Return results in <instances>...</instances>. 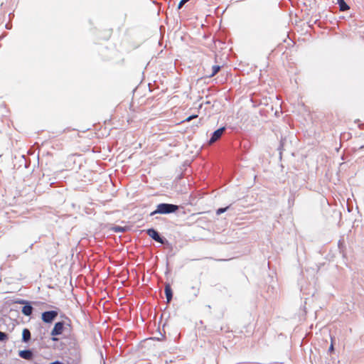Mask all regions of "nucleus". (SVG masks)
Instances as JSON below:
<instances>
[{
  "mask_svg": "<svg viewBox=\"0 0 364 364\" xmlns=\"http://www.w3.org/2000/svg\"><path fill=\"white\" fill-rule=\"evenodd\" d=\"M178 210V206L170 203H160L156 206V209L150 213L151 216L156 214H169L175 213Z\"/></svg>",
  "mask_w": 364,
  "mask_h": 364,
  "instance_id": "obj_1",
  "label": "nucleus"
},
{
  "mask_svg": "<svg viewBox=\"0 0 364 364\" xmlns=\"http://www.w3.org/2000/svg\"><path fill=\"white\" fill-rule=\"evenodd\" d=\"M58 311H48L42 314V320L45 323H51L58 316Z\"/></svg>",
  "mask_w": 364,
  "mask_h": 364,
  "instance_id": "obj_2",
  "label": "nucleus"
},
{
  "mask_svg": "<svg viewBox=\"0 0 364 364\" xmlns=\"http://www.w3.org/2000/svg\"><path fill=\"white\" fill-rule=\"evenodd\" d=\"M225 130V127H221L217 130H215L212 136L208 141L209 144H212L217 141L223 135Z\"/></svg>",
  "mask_w": 364,
  "mask_h": 364,
  "instance_id": "obj_3",
  "label": "nucleus"
},
{
  "mask_svg": "<svg viewBox=\"0 0 364 364\" xmlns=\"http://www.w3.org/2000/svg\"><path fill=\"white\" fill-rule=\"evenodd\" d=\"M64 324L63 321L57 322L51 331V335L53 336H55L62 334L64 328Z\"/></svg>",
  "mask_w": 364,
  "mask_h": 364,
  "instance_id": "obj_4",
  "label": "nucleus"
},
{
  "mask_svg": "<svg viewBox=\"0 0 364 364\" xmlns=\"http://www.w3.org/2000/svg\"><path fill=\"white\" fill-rule=\"evenodd\" d=\"M147 235L156 242L163 243V239L159 235V232L153 228L149 229L146 231Z\"/></svg>",
  "mask_w": 364,
  "mask_h": 364,
  "instance_id": "obj_5",
  "label": "nucleus"
},
{
  "mask_svg": "<svg viewBox=\"0 0 364 364\" xmlns=\"http://www.w3.org/2000/svg\"><path fill=\"white\" fill-rule=\"evenodd\" d=\"M19 356L21 358L30 360L33 358V354L31 350H20L18 353Z\"/></svg>",
  "mask_w": 364,
  "mask_h": 364,
  "instance_id": "obj_6",
  "label": "nucleus"
},
{
  "mask_svg": "<svg viewBox=\"0 0 364 364\" xmlns=\"http://www.w3.org/2000/svg\"><path fill=\"white\" fill-rule=\"evenodd\" d=\"M33 309L32 306L29 303H26V305L23 306L21 311L25 316H28L32 314Z\"/></svg>",
  "mask_w": 364,
  "mask_h": 364,
  "instance_id": "obj_7",
  "label": "nucleus"
},
{
  "mask_svg": "<svg viewBox=\"0 0 364 364\" xmlns=\"http://www.w3.org/2000/svg\"><path fill=\"white\" fill-rule=\"evenodd\" d=\"M165 294H166L167 302H170L173 297V293H172V289L171 288V286L168 284H166V286H165Z\"/></svg>",
  "mask_w": 364,
  "mask_h": 364,
  "instance_id": "obj_8",
  "label": "nucleus"
},
{
  "mask_svg": "<svg viewBox=\"0 0 364 364\" xmlns=\"http://www.w3.org/2000/svg\"><path fill=\"white\" fill-rule=\"evenodd\" d=\"M31 339V332L28 328H24L22 333L23 342L27 343Z\"/></svg>",
  "mask_w": 364,
  "mask_h": 364,
  "instance_id": "obj_9",
  "label": "nucleus"
},
{
  "mask_svg": "<svg viewBox=\"0 0 364 364\" xmlns=\"http://www.w3.org/2000/svg\"><path fill=\"white\" fill-rule=\"evenodd\" d=\"M337 4L339 5L340 10L342 11H347L350 9L344 0H337Z\"/></svg>",
  "mask_w": 364,
  "mask_h": 364,
  "instance_id": "obj_10",
  "label": "nucleus"
},
{
  "mask_svg": "<svg viewBox=\"0 0 364 364\" xmlns=\"http://www.w3.org/2000/svg\"><path fill=\"white\" fill-rule=\"evenodd\" d=\"M220 70V66L213 65L212 67V73L210 74L209 77H213L219 72Z\"/></svg>",
  "mask_w": 364,
  "mask_h": 364,
  "instance_id": "obj_11",
  "label": "nucleus"
},
{
  "mask_svg": "<svg viewBox=\"0 0 364 364\" xmlns=\"http://www.w3.org/2000/svg\"><path fill=\"white\" fill-rule=\"evenodd\" d=\"M9 338L8 334L4 332L0 331V341H6Z\"/></svg>",
  "mask_w": 364,
  "mask_h": 364,
  "instance_id": "obj_12",
  "label": "nucleus"
},
{
  "mask_svg": "<svg viewBox=\"0 0 364 364\" xmlns=\"http://www.w3.org/2000/svg\"><path fill=\"white\" fill-rule=\"evenodd\" d=\"M228 208V207L220 208L218 209L217 211H216L217 215H220L221 213H225L227 210Z\"/></svg>",
  "mask_w": 364,
  "mask_h": 364,
  "instance_id": "obj_13",
  "label": "nucleus"
},
{
  "mask_svg": "<svg viewBox=\"0 0 364 364\" xmlns=\"http://www.w3.org/2000/svg\"><path fill=\"white\" fill-rule=\"evenodd\" d=\"M190 0H181V1L179 2L178 4V9H181L182 8V6L186 4L187 3L188 1H189Z\"/></svg>",
  "mask_w": 364,
  "mask_h": 364,
  "instance_id": "obj_14",
  "label": "nucleus"
},
{
  "mask_svg": "<svg viewBox=\"0 0 364 364\" xmlns=\"http://www.w3.org/2000/svg\"><path fill=\"white\" fill-rule=\"evenodd\" d=\"M196 117H197V115H191V116L187 117L185 121L190 122L191 119H193Z\"/></svg>",
  "mask_w": 364,
  "mask_h": 364,
  "instance_id": "obj_15",
  "label": "nucleus"
},
{
  "mask_svg": "<svg viewBox=\"0 0 364 364\" xmlns=\"http://www.w3.org/2000/svg\"><path fill=\"white\" fill-rule=\"evenodd\" d=\"M115 232H122L124 230L123 228L121 227H116L114 228Z\"/></svg>",
  "mask_w": 364,
  "mask_h": 364,
  "instance_id": "obj_16",
  "label": "nucleus"
},
{
  "mask_svg": "<svg viewBox=\"0 0 364 364\" xmlns=\"http://www.w3.org/2000/svg\"><path fill=\"white\" fill-rule=\"evenodd\" d=\"M18 304H25L26 305V303H28V301H26V300H20L18 301Z\"/></svg>",
  "mask_w": 364,
  "mask_h": 364,
  "instance_id": "obj_17",
  "label": "nucleus"
},
{
  "mask_svg": "<svg viewBox=\"0 0 364 364\" xmlns=\"http://www.w3.org/2000/svg\"><path fill=\"white\" fill-rule=\"evenodd\" d=\"M50 364H63V363L57 360V361L51 363Z\"/></svg>",
  "mask_w": 364,
  "mask_h": 364,
  "instance_id": "obj_18",
  "label": "nucleus"
},
{
  "mask_svg": "<svg viewBox=\"0 0 364 364\" xmlns=\"http://www.w3.org/2000/svg\"><path fill=\"white\" fill-rule=\"evenodd\" d=\"M333 350V346L331 343V346L329 347V351H332Z\"/></svg>",
  "mask_w": 364,
  "mask_h": 364,
  "instance_id": "obj_19",
  "label": "nucleus"
},
{
  "mask_svg": "<svg viewBox=\"0 0 364 364\" xmlns=\"http://www.w3.org/2000/svg\"><path fill=\"white\" fill-rule=\"evenodd\" d=\"M198 294V289H196L195 296H197Z\"/></svg>",
  "mask_w": 364,
  "mask_h": 364,
  "instance_id": "obj_20",
  "label": "nucleus"
},
{
  "mask_svg": "<svg viewBox=\"0 0 364 364\" xmlns=\"http://www.w3.org/2000/svg\"><path fill=\"white\" fill-rule=\"evenodd\" d=\"M58 340V338H53V341H57Z\"/></svg>",
  "mask_w": 364,
  "mask_h": 364,
  "instance_id": "obj_21",
  "label": "nucleus"
}]
</instances>
